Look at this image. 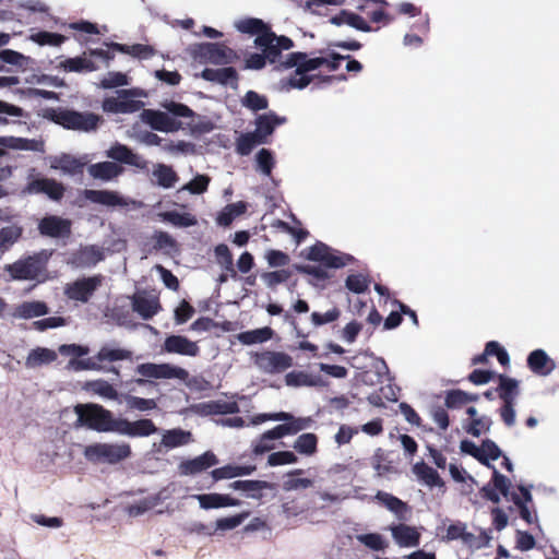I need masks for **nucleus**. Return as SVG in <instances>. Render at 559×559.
<instances>
[{"mask_svg":"<svg viewBox=\"0 0 559 559\" xmlns=\"http://www.w3.org/2000/svg\"><path fill=\"white\" fill-rule=\"evenodd\" d=\"M237 31L243 34L255 35L254 44L260 47L267 61L276 64L278 70L294 69V73L286 80H282L284 90L307 87L312 76L310 71L326 67L330 71L336 70L345 57L332 53L329 57L309 58L305 52H292L285 56L283 50L293 48L294 43L286 36H277L267 24L255 17H246L235 22Z\"/></svg>","mask_w":559,"mask_h":559,"instance_id":"nucleus-1","label":"nucleus"},{"mask_svg":"<svg viewBox=\"0 0 559 559\" xmlns=\"http://www.w3.org/2000/svg\"><path fill=\"white\" fill-rule=\"evenodd\" d=\"M165 111L143 109L140 114L141 120L152 129L160 132L171 133L182 129V123L176 118H191L194 112L186 105L174 100L162 103Z\"/></svg>","mask_w":559,"mask_h":559,"instance_id":"nucleus-2","label":"nucleus"},{"mask_svg":"<svg viewBox=\"0 0 559 559\" xmlns=\"http://www.w3.org/2000/svg\"><path fill=\"white\" fill-rule=\"evenodd\" d=\"M78 416L75 427H86L98 432H116L117 419L99 404L86 403L74 406Z\"/></svg>","mask_w":559,"mask_h":559,"instance_id":"nucleus-3","label":"nucleus"},{"mask_svg":"<svg viewBox=\"0 0 559 559\" xmlns=\"http://www.w3.org/2000/svg\"><path fill=\"white\" fill-rule=\"evenodd\" d=\"M146 96L147 93L141 88L120 90L116 95L106 97L102 108L109 114H133L144 107L141 98Z\"/></svg>","mask_w":559,"mask_h":559,"instance_id":"nucleus-4","label":"nucleus"},{"mask_svg":"<svg viewBox=\"0 0 559 559\" xmlns=\"http://www.w3.org/2000/svg\"><path fill=\"white\" fill-rule=\"evenodd\" d=\"M85 459L93 463L117 464L131 455V447L127 442H97L86 445Z\"/></svg>","mask_w":559,"mask_h":559,"instance_id":"nucleus-5","label":"nucleus"},{"mask_svg":"<svg viewBox=\"0 0 559 559\" xmlns=\"http://www.w3.org/2000/svg\"><path fill=\"white\" fill-rule=\"evenodd\" d=\"M46 262L40 257H28L12 264L5 265V271L14 281H38L47 278Z\"/></svg>","mask_w":559,"mask_h":559,"instance_id":"nucleus-6","label":"nucleus"},{"mask_svg":"<svg viewBox=\"0 0 559 559\" xmlns=\"http://www.w3.org/2000/svg\"><path fill=\"white\" fill-rule=\"evenodd\" d=\"M132 353L128 349L112 345H104L100 347L95 358L82 360L72 359L69 361L68 367L73 370H100L102 366L99 362L127 360L130 359Z\"/></svg>","mask_w":559,"mask_h":559,"instance_id":"nucleus-7","label":"nucleus"},{"mask_svg":"<svg viewBox=\"0 0 559 559\" xmlns=\"http://www.w3.org/2000/svg\"><path fill=\"white\" fill-rule=\"evenodd\" d=\"M191 55L195 61L200 63L228 64L236 58L235 52L228 47L214 44L203 43L191 48Z\"/></svg>","mask_w":559,"mask_h":559,"instance_id":"nucleus-8","label":"nucleus"},{"mask_svg":"<svg viewBox=\"0 0 559 559\" xmlns=\"http://www.w3.org/2000/svg\"><path fill=\"white\" fill-rule=\"evenodd\" d=\"M136 373L142 378L135 379L134 382L139 385L145 383L146 379H179L187 380L189 373L186 369L174 366L170 364H141L135 369Z\"/></svg>","mask_w":559,"mask_h":559,"instance_id":"nucleus-9","label":"nucleus"},{"mask_svg":"<svg viewBox=\"0 0 559 559\" xmlns=\"http://www.w3.org/2000/svg\"><path fill=\"white\" fill-rule=\"evenodd\" d=\"M254 366L262 372L280 373L293 366V358L283 352L263 350L252 355Z\"/></svg>","mask_w":559,"mask_h":559,"instance_id":"nucleus-10","label":"nucleus"},{"mask_svg":"<svg viewBox=\"0 0 559 559\" xmlns=\"http://www.w3.org/2000/svg\"><path fill=\"white\" fill-rule=\"evenodd\" d=\"M306 257L310 261L321 262L334 269L343 267L353 261L352 255L336 251L322 242L310 247Z\"/></svg>","mask_w":559,"mask_h":559,"instance_id":"nucleus-11","label":"nucleus"},{"mask_svg":"<svg viewBox=\"0 0 559 559\" xmlns=\"http://www.w3.org/2000/svg\"><path fill=\"white\" fill-rule=\"evenodd\" d=\"M100 117L92 112L66 110L57 115V122L68 129L93 131L97 128Z\"/></svg>","mask_w":559,"mask_h":559,"instance_id":"nucleus-12","label":"nucleus"},{"mask_svg":"<svg viewBox=\"0 0 559 559\" xmlns=\"http://www.w3.org/2000/svg\"><path fill=\"white\" fill-rule=\"evenodd\" d=\"M103 277L94 275L79 278L64 287V294L69 299L87 302L94 292L100 286Z\"/></svg>","mask_w":559,"mask_h":559,"instance_id":"nucleus-13","label":"nucleus"},{"mask_svg":"<svg viewBox=\"0 0 559 559\" xmlns=\"http://www.w3.org/2000/svg\"><path fill=\"white\" fill-rule=\"evenodd\" d=\"M460 449L463 453L469 454L480 463L489 466L490 461H496L501 456L500 448L492 440H485L480 445L469 440L461 441Z\"/></svg>","mask_w":559,"mask_h":559,"instance_id":"nucleus-14","label":"nucleus"},{"mask_svg":"<svg viewBox=\"0 0 559 559\" xmlns=\"http://www.w3.org/2000/svg\"><path fill=\"white\" fill-rule=\"evenodd\" d=\"M157 432V427L151 419H139L129 421L128 419L118 418L116 433L128 436L131 438L148 437Z\"/></svg>","mask_w":559,"mask_h":559,"instance_id":"nucleus-15","label":"nucleus"},{"mask_svg":"<svg viewBox=\"0 0 559 559\" xmlns=\"http://www.w3.org/2000/svg\"><path fill=\"white\" fill-rule=\"evenodd\" d=\"M393 542L401 548H415L420 544V532L417 527L397 523L389 526Z\"/></svg>","mask_w":559,"mask_h":559,"instance_id":"nucleus-16","label":"nucleus"},{"mask_svg":"<svg viewBox=\"0 0 559 559\" xmlns=\"http://www.w3.org/2000/svg\"><path fill=\"white\" fill-rule=\"evenodd\" d=\"M105 250L98 246L81 247L68 259V263L76 269H86L96 265L104 260Z\"/></svg>","mask_w":559,"mask_h":559,"instance_id":"nucleus-17","label":"nucleus"},{"mask_svg":"<svg viewBox=\"0 0 559 559\" xmlns=\"http://www.w3.org/2000/svg\"><path fill=\"white\" fill-rule=\"evenodd\" d=\"M106 156L112 160L133 166L140 170L147 169V160L134 153L127 145L116 142L107 151Z\"/></svg>","mask_w":559,"mask_h":559,"instance_id":"nucleus-18","label":"nucleus"},{"mask_svg":"<svg viewBox=\"0 0 559 559\" xmlns=\"http://www.w3.org/2000/svg\"><path fill=\"white\" fill-rule=\"evenodd\" d=\"M283 424L267 430L274 440L282 439L286 436H294L301 430L308 429L311 424V417H295L289 413V419H276Z\"/></svg>","mask_w":559,"mask_h":559,"instance_id":"nucleus-19","label":"nucleus"},{"mask_svg":"<svg viewBox=\"0 0 559 559\" xmlns=\"http://www.w3.org/2000/svg\"><path fill=\"white\" fill-rule=\"evenodd\" d=\"M160 436V442L153 444L156 452L159 453L189 444L192 441L191 432L180 428L162 430Z\"/></svg>","mask_w":559,"mask_h":559,"instance_id":"nucleus-20","label":"nucleus"},{"mask_svg":"<svg viewBox=\"0 0 559 559\" xmlns=\"http://www.w3.org/2000/svg\"><path fill=\"white\" fill-rule=\"evenodd\" d=\"M24 191L29 194L45 193L57 201L62 198L64 188L53 179L43 178L29 181Z\"/></svg>","mask_w":559,"mask_h":559,"instance_id":"nucleus-21","label":"nucleus"},{"mask_svg":"<svg viewBox=\"0 0 559 559\" xmlns=\"http://www.w3.org/2000/svg\"><path fill=\"white\" fill-rule=\"evenodd\" d=\"M164 349L170 354L194 357L199 354V346L195 342L181 335H171L166 337Z\"/></svg>","mask_w":559,"mask_h":559,"instance_id":"nucleus-22","label":"nucleus"},{"mask_svg":"<svg viewBox=\"0 0 559 559\" xmlns=\"http://www.w3.org/2000/svg\"><path fill=\"white\" fill-rule=\"evenodd\" d=\"M193 498L198 500L200 508L203 510L240 506V501L238 499H235L229 495L216 492L194 495Z\"/></svg>","mask_w":559,"mask_h":559,"instance_id":"nucleus-23","label":"nucleus"},{"mask_svg":"<svg viewBox=\"0 0 559 559\" xmlns=\"http://www.w3.org/2000/svg\"><path fill=\"white\" fill-rule=\"evenodd\" d=\"M217 457L213 452H205L192 460L182 462L179 465L181 475H194L217 464Z\"/></svg>","mask_w":559,"mask_h":559,"instance_id":"nucleus-24","label":"nucleus"},{"mask_svg":"<svg viewBox=\"0 0 559 559\" xmlns=\"http://www.w3.org/2000/svg\"><path fill=\"white\" fill-rule=\"evenodd\" d=\"M132 308L143 319H150L159 311L158 298L145 293H136L132 298Z\"/></svg>","mask_w":559,"mask_h":559,"instance_id":"nucleus-25","label":"nucleus"},{"mask_svg":"<svg viewBox=\"0 0 559 559\" xmlns=\"http://www.w3.org/2000/svg\"><path fill=\"white\" fill-rule=\"evenodd\" d=\"M87 158H75L71 155H61L50 158V168L61 171L63 175L73 176L82 171Z\"/></svg>","mask_w":559,"mask_h":559,"instance_id":"nucleus-26","label":"nucleus"},{"mask_svg":"<svg viewBox=\"0 0 559 559\" xmlns=\"http://www.w3.org/2000/svg\"><path fill=\"white\" fill-rule=\"evenodd\" d=\"M530 369L538 376H548L556 369V362L544 349H535L527 357Z\"/></svg>","mask_w":559,"mask_h":559,"instance_id":"nucleus-27","label":"nucleus"},{"mask_svg":"<svg viewBox=\"0 0 559 559\" xmlns=\"http://www.w3.org/2000/svg\"><path fill=\"white\" fill-rule=\"evenodd\" d=\"M84 197L93 203L106 206H127L130 203L129 200L124 199L116 191L85 190Z\"/></svg>","mask_w":559,"mask_h":559,"instance_id":"nucleus-28","label":"nucleus"},{"mask_svg":"<svg viewBox=\"0 0 559 559\" xmlns=\"http://www.w3.org/2000/svg\"><path fill=\"white\" fill-rule=\"evenodd\" d=\"M71 223L58 216H48L40 221L39 230L49 237H64L70 234Z\"/></svg>","mask_w":559,"mask_h":559,"instance_id":"nucleus-29","label":"nucleus"},{"mask_svg":"<svg viewBox=\"0 0 559 559\" xmlns=\"http://www.w3.org/2000/svg\"><path fill=\"white\" fill-rule=\"evenodd\" d=\"M82 389L104 400L117 401L119 399V393L115 386L104 379L86 381Z\"/></svg>","mask_w":559,"mask_h":559,"instance_id":"nucleus-30","label":"nucleus"},{"mask_svg":"<svg viewBox=\"0 0 559 559\" xmlns=\"http://www.w3.org/2000/svg\"><path fill=\"white\" fill-rule=\"evenodd\" d=\"M286 121L285 118L276 116L274 112H269L265 115H260L255 119V129L258 138H261L264 142L266 139L273 133L274 129L283 124Z\"/></svg>","mask_w":559,"mask_h":559,"instance_id":"nucleus-31","label":"nucleus"},{"mask_svg":"<svg viewBox=\"0 0 559 559\" xmlns=\"http://www.w3.org/2000/svg\"><path fill=\"white\" fill-rule=\"evenodd\" d=\"M255 471V465H238L228 464L223 467L215 468L211 472L212 478L217 480L231 479L239 476L251 475Z\"/></svg>","mask_w":559,"mask_h":559,"instance_id":"nucleus-32","label":"nucleus"},{"mask_svg":"<svg viewBox=\"0 0 559 559\" xmlns=\"http://www.w3.org/2000/svg\"><path fill=\"white\" fill-rule=\"evenodd\" d=\"M87 171L94 179L110 181L120 176L123 168L114 162H102L88 166Z\"/></svg>","mask_w":559,"mask_h":559,"instance_id":"nucleus-33","label":"nucleus"},{"mask_svg":"<svg viewBox=\"0 0 559 559\" xmlns=\"http://www.w3.org/2000/svg\"><path fill=\"white\" fill-rule=\"evenodd\" d=\"M153 182L163 189L175 187L178 181L176 171L166 164H156L152 170Z\"/></svg>","mask_w":559,"mask_h":559,"instance_id":"nucleus-34","label":"nucleus"},{"mask_svg":"<svg viewBox=\"0 0 559 559\" xmlns=\"http://www.w3.org/2000/svg\"><path fill=\"white\" fill-rule=\"evenodd\" d=\"M57 357V352L52 349L36 347L28 353L25 359V366L29 369L38 368L53 362Z\"/></svg>","mask_w":559,"mask_h":559,"instance_id":"nucleus-35","label":"nucleus"},{"mask_svg":"<svg viewBox=\"0 0 559 559\" xmlns=\"http://www.w3.org/2000/svg\"><path fill=\"white\" fill-rule=\"evenodd\" d=\"M376 499L381 502L389 511H391L397 519L405 520L408 513V507L397 497L384 492L378 491Z\"/></svg>","mask_w":559,"mask_h":559,"instance_id":"nucleus-36","label":"nucleus"},{"mask_svg":"<svg viewBox=\"0 0 559 559\" xmlns=\"http://www.w3.org/2000/svg\"><path fill=\"white\" fill-rule=\"evenodd\" d=\"M285 383L288 386H321L323 380L320 376L311 374L306 371H290L285 376Z\"/></svg>","mask_w":559,"mask_h":559,"instance_id":"nucleus-37","label":"nucleus"},{"mask_svg":"<svg viewBox=\"0 0 559 559\" xmlns=\"http://www.w3.org/2000/svg\"><path fill=\"white\" fill-rule=\"evenodd\" d=\"M48 308L43 301H25L16 306L12 316L17 319H32L47 314Z\"/></svg>","mask_w":559,"mask_h":559,"instance_id":"nucleus-38","label":"nucleus"},{"mask_svg":"<svg viewBox=\"0 0 559 559\" xmlns=\"http://www.w3.org/2000/svg\"><path fill=\"white\" fill-rule=\"evenodd\" d=\"M2 147L23 151H43V144L36 140L14 136H0V155L3 153Z\"/></svg>","mask_w":559,"mask_h":559,"instance_id":"nucleus-39","label":"nucleus"},{"mask_svg":"<svg viewBox=\"0 0 559 559\" xmlns=\"http://www.w3.org/2000/svg\"><path fill=\"white\" fill-rule=\"evenodd\" d=\"M202 78L211 82L230 86L237 83V73L233 68L205 69L202 72Z\"/></svg>","mask_w":559,"mask_h":559,"instance_id":"nucleus-40","label":"nucleus"},{"mask_svg":"<svg viewBox=\"0 0 559 559\" xmlns=\"http://www.w3.org/2000/svg\"><path fill=\"white\" fill-rule=\"evenodd\" d=\"M28 40L33 41L34 44L38 46H49V47H59L66 41V36L58 34V33H51L46 31H36L31 29V33L28 35Z\"/></svg>","mask_w":559,"mask_h":559,"instance_id":"nucleus-41","label":"nucleus"},{"mask_svg":"<svg viewBox=\"0 0 559 559\" xmlns=\"http://www.w3.org/2000/svg\"><path fill=\"white\" fill-rule=\"evenodd\" d=\"M416 477L428 487H443V481L437 471L424 462L416 463L413 467Z\"/></svg>","mask_w":559,"mask_h":559,"instance_id":"nucleus-42","label":"nucleus"},{"mask_svg":"<svg viewBox=\"0 0 559 559\" xmlns=\"http://www.w3.org/2000/svg\"><path fill=\"white\" fill-rule=\"evenodd\" d=\"M60 66L69 72H92L98 69L94 61L84 52L80 57L66 59Z\"/></svg>","mask_w":559,"mask_h":559,"instance_id":"nucleus-43","label":"nucleus"},{"mask_svg":"<svg viewBox=\"0 0 559 559\" xmlns=\"http://www.w3.org/2000/svg\"><path fill=\"white\" fill-rule=\"evenodd\" d=\"M273 336V330L264 326L251 331L241 332L237 335L238 341L243 345H253L264 343L271 340Z\"/></svg>","mask_w":559,"mask_h":559,"instance_id":"nucleus-44","label":"nucleus"},{"mask_svg":"<svg viewBox=\"0 0 559 559\" xmlns=\"http://www.w3.org/2000/svg\"><path fill=\"white\" fill-rule=\"evenodd\" d=\"M112 47L120 52L130 55L132 57L147 60L155 55V50L152 46L135 44V45H122V44H112Z\"/></svg>","mask_w":559,"mask_h":559,"instance_id":"nucleus-45","label":"nucleus"},{"mask_svg":"<svg viewBox=\"0 0 559 559\" xmlns=\"http://www.w3.org/2000/svg\"><path fill=\"white\" fill-rule=\"evenodd\" d=\"M162 221L170 223L177 227H190L197 224V218L190 213H180L176 211L159 213Z\"/></svg>","mask_w":559,"mask_h":559,"instance_id":"nucleus-46","label":"nucleus"},{"mask_svg":"<svg viewBox=\"0 0 559 559\" xmlns=\"http://www.w3.org/2000/svg\"><path fill=\"white\" fill-rule=\"evenodd\" d=\"M247 210V203L239 201L226 205L217 216V224L228 226L236 217L243 214Z\"/></svg>","mask_w":559,"mask_h":559,"instance_id":"nucleus-47","label":"nucleus"},{"mask_svg":"<svg viewBox=\"0 0 559 559\" xmlns=\"http://www.w3.org/2000/svg\"><path fill=\"white\" fill-rule=\"evenodd\" d=\"M318 438L314 433L307 432L300 435L294 442V449L307 456H311L317 452Z\"/></svg>","mask_w":559,"mask_h":559,"instance_id":"nucleus-48","label":"nucleus"},{"mask_svg":"<svg viewBox=\"0 0 559 559\" xmlns=\"http://www.w3.org/2000/svg\"><path fill=\"white\" fill-rule=\"evenodd\" d=\"M519 489L522 492L523 500L518 496H513L512 500L519 507L521 518L526 523L531 524L536 519L535 514L527 507V503L532 501V495L530 490L523 486H520Z\"/></svg>","mask_w":559,"mask_h":559,"instance_id":"nucleus-49","label":"nucleus"},{"mask_svg":"<svg viewBox=\"0 0 559 559\" xmlns=\"http://www.w3.org/2000/svg\"><path fill=\"white\" fill-rule=\"evenodd\" d=\"M356 539L373 551H382L388 547L386 539L378 533L359 534Z\"/></svg>","mask_w":559,"mask_h":559,"instance_id":"nucleus-50","label":"nucleus"},{"mask_svg":"<svg viewBox=\"0 0 559 559\" xmlns=\"http://www.w3.org/2000/svg\"><path fill=\"white\" fill-rule=\"evenodd\" d=\"M302 469H295L287 474V478L283 483V489L285 491H294L299 489H307L313 486V481L309 478H296V475H300Z\"/></svg>","mask_w":559,"mask_h":559,"instance_id":"nucleus-51","label":"nucleus"},{"mask_svg":"<svg viewBox=\"0 0 559 559\" xmlns=\"http://www.w3.org/2000/svg\"><path fill=\"white\" fill-rule=\"evenodd\" d=\"M241 104L243 107L252 111L266 109L269 106L267 98L264 95L258 94L254 91H248L242 97Z\"/></svg>","mask_w":559,"mask_h":559,"instance_id":"nucleus-52","label":"nucleus"},{"mask_svg":"<svg viewBox=\"0 0 559 559\" xmlns=\"http://www.w3.org/2000/svg\"><path fill=\"white\" fill-rule=\"evenodd\" d=\"M0 60L20 68H26L33 62L31 57L11 49L0 50Z\"/></svg>","mask_w":559,"mask_h":559,"instance_id":"nucleus-53","label":"nucleus"},{"mask_svg":"<svg viewBox=\"0 0 559 559\" xmlns=\"http://www.w3.org/2000/svg\"><path fill=\"white\" fill-rule=\"evenodd\" d=\"M229 487L234 490H241L249 492L251 498H258L255 495L257 491H260L264 488H269V484L262 480H236L229 485Z\"/></svg>","mask_w":559,"mask_h":559,"instance_id":"nucleus-54","label":"nucleus"},{"mask_svg":"<svg viewBox=\"0 0 559 559\" xmlns=\"http://www.w3.org/2000/svg\"><path fill=\"white\" fill-rule=\"evenodd\" d=\"M215 258L218 264L227 272L231 273L233 276L236 275L233 262V255L228 249V247L224 243L216 246Z\"/></svg>","mask_w":559,"mask_h":559,"instance_id":"nucleus-55","label":"nucleus"},{"mask_svg":"<svg viewBox=\"0 0 559 559\" xmlns=\"http://www.w3.org/2000/svg\"><path fill=\"white\" fill-rule=\"evenodd\" d=\"M265 143L261 138H258L257 133L249 132L242 134L237 143V151L241 155H248L252 148L259 144Z\"/></svg>","mask_w":559,"mask_h":559,"instance_id":"nucleus-56","label":"nucleus"},{"mask_svg":"<svg viewBox=\"0 0 559 559\" xmlns=\"http://www.w3.org/2000/svg\"><path fill=\"white\" fill-rule=\"evenodd\" d=\"M210 177L206 175H197L192 180L181 187V191H188L191 194H202L207 190Z\"/></svg>","mask_w":559,"mask_h":559,"instance_id":"nucleus-57","label":"nucleus"},{"mask_svg":"<svg viewBox=\"0 0 559 559\" xmlns=\"http://www.w3.org/2000/svg\"><path fill=\"white\" fill-rule=\"evenodd\" d=\"M124 402L130 409L147 412L156 408L157 404L153 399H143L134 395H124Z\"/></svg>","mask_w":559,"mask_h":559,"instance_id":"nucleus-58","label":"nucleus"},{"mask_svg":"<svg viewBox=\"0 0 559 559\" xmlns=\"http://www.w3.org/2000/svg\"><path fill=\"white\" fill-rule=\"evenodd\" d=\"M297 461V455L292 451L273 452L267 457V464L272 467L295 464Z\"/></svg>","mask_w":559,"mask_h":559,"instance_id":"nucleus-59","label":"nucleus"},{"mask_svg":"<svg viewBox=\"0 0 559 559\" xmlns=\"http://www.w3.org/2000/svg\"><path fill=\"white\" fill-rule=\"evenodd\" d=\"M162 150L173 155H188L194 153V144L187 141H168L162 144Z\"/></svg>","mask_w":559,"mask_h":559,"instance_id":"nucleus-60","label":"nucleus"},{"mask_svg":"<svg viewBox=\"0 0 559 559\" xmlns=\"http://www.w3.org/2000/svg\"><path fill=\"white\" fill-rule=\"evenodd\" d=\"M257 169L265 176H270L274 166V158L269 150L262 148L255 156Z\"/></svg>","mask_w":559,"mask_h":559,"instance_id":"nucleus-61","label":"nucleus"},{"mask_svg":"<svg viewBox=\"0 0 559 559\" xmlns=\"http://www.w3.org/2000/svg\"><path fill=\"white\" fill-rule=\"evenodd\" d=\"M461 540L464 545H466L469 548L479 549L488 545L489 537L484 532H480L478 535H476L474 533L468 532L466 528Z\"/></svg>","mask_w":559,"mask_h":559,"instance_id":"nucleus-62","label":"nucleus"},{"mask_svg":"<svg viewBox=\"0 0 559 559\" xmlns=\"http://www.w3.org/2000/svg\"><path fill=\"white\" fill-rule=\"evenodd\" d=\"M369 285L368 278L362 274H350L345 281L346 288L354 294L364 293Z\"/></svg>","mask_w":559,"mask_h":559,"instance_id":"nucleus-63","label":"nucleus"},{"mask_svg":"<svg viewBox=\"0 0 559 559\" xmlns=\"http://www.w3.org/2000/svg\"><path fill=\"white\" fill-rule=\"evenodd\" d=\"M491 424V419L488 416L477 417L466 427V431L474 437H479L490 430Z\"/></svg>","mask_w":559,"mask_h":559,"instance_id":"nucleus-64","label":"nucleus"}]
</instances>
